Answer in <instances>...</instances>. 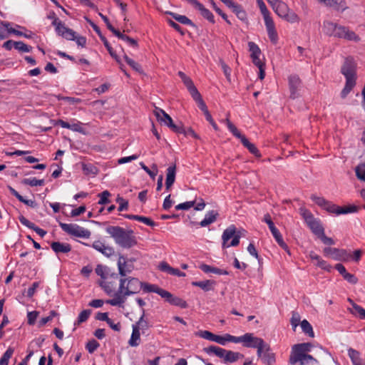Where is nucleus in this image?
I'll return each mask as SVG.
<instances>
[{
	"label": "nucleus",
	"instance_id": "nucleus-27",
	"mask_svg": "<svg viewBox=\"0 0 365 365\" xmlns=\"http://www.w3.org/2000/svg\"><path fill=\"white\" fill-rule=\"evenodd\" d=\"M241 143L245 148H247L249 150V151L252 154H253L254 155H255L256 157H258V158L261 157L259 150L257 149V148L253 143H251L246 137L242 138Z\"/></svg>",
	"mask_w": 365,
	"mask_h": 365
},
{
	"label": "nucleus",
	"instance_id": "nucleus-53",
	"mask_svg": "<svg viewBox=\"0 0 365 365\" xmlns=\"http://www.w3.org/2000/svg\"><path fill=\"white\" fill-rule=\"evenodd\" d=\"M110 195V193L108 190H104L101 193L98 195L100 197V200L98 201V204L105 205L110 202L108 197Z\"/></svg>",
	"mask_w": 365,
	"mask_h": 365
},
{
	"label": "nucleus",
	"instance_id": "nucleus-12",
	"mask_svg": "<svg viewBox=\"0 0 365 365\" xmlns=\"http://www.w3.org/2000/svg\"><path fill=\"white\" fill-rule=\"evenodd\" d=\"M162 298H164L166 302L170 303L172 305H175L179 307L180 308H187V304L182 299L173 296L170 292L164 289V292L162 294Z\"/></svg>",
	"mask_w": 365,
	"mask_h": 365
},
{
	"label": "nucleus",
	"instance_id": "nucleus-17",
	"mask_svg": "<svg viewBox=\"0 0 365 365\" xmlns=\"http://www.w3.org/2000/svg\"><path fill=\"white\" fill-rule=\"evenodd\" d=\"M92 247L106 257H110L114 254L113 248L106 245L103 242L100 240L95 241L93 243Z\"/></svg>",
	"mask_w": 365,
	"mask_h": 365
},
{
	"label": "nucleus",
	"instance_id": "nucleus-11",
	"mask_svg": "<svg viewBox=\"0 0 365 365\" xmlns=\"http://www.w3.org/2000/svg\"><path fill=\"white\" fill-rule=\"evenodd\" d=\"M51 24L54 26L55 31L58 35L61 36L67 40L73 39L75 37L76 32L66 27L60 19H55Z\"/></svg>",
	"mask_w": 365,
	"mask_h": 365
},
{
	"label": "nucleus",
	"instance_id": "nucleus-6",
	"mask_svg": "<svg viewBox=\"0 0 365 365\" xmlns=\"http://www.w3.org/2000/svg\"><path fill=\"white\" fill-rule=\"evenodd\" d=\"M205 352L207 354H215L220 359H223V362L234 363L239 359H242L244 355L240 352H235L230 350H227L217 346H210L204 349Z\"/></svg>",
	"mask_w": 365,
	"mask_h": 365
},
{
	"label": "nucleus",
	"instance_id": "nucleus-43",
	"mask_svg": "<svg viewBox=\"0 0 365 365\" xmlns=\"http://www.w3.org/2000/svg\"><path fill=\"white\" fill-rule=\"evenodd\" d=\"M15 49L18 50L20 52L28 53L30 52L32 49V47L28 46L22 41H16L15 43Z\"/></svg>",
	"mask_w": 365,
	"mask_h": 365
},
{
	"label": "nucleus",
	"instance_id": "nucleus-19",
	"mask_svg": "<svg viewBox=\"0 0 365 365\" xmlns=\"http://www.w3.org/2000/svg\"><path fill=\"white\" fill-rule=\"evenodd\" d=\"M236 228L234 225H231L225 229L222 233V247L223 249H226L229 247L228 241L235 235Z\"/></svg>",
	"mask_w": 365,
	"mask_h": 365
},
{
	"label": "nucleus",
	"instance_id": "nucleus-14",
	"mask_svg": "<svg viewBox=\"0 0 365 365\" xmlns=\"http://www.w3.org/2000/svg\"><path fill=\"white\" fill-rule=\"evenodd\" d=\"M117 264L120 278H124V277H127L128 274L131 273L133 270V266L128 264V262L124 256L120 255Z\"/></svg>",
	"mask_w": 365,
	"mask_h": 365
},
{
	"label": "nucleus",
	"instance_id": "nucleus-55",
	"mask_svg": "<svg viewBox=\"0 0 365 365\" xmlns=\"http://www.w3.org/2000/svg\"><path fill=\"white\" fill-rule=\"evenodd\" d=\"M194 205H195L194 201H187L185 202L178 204V205L175 206V209L177 210H189L190 208L194 206Z\"/></svg>",
	"mask_w": 365,
	"mask_h": 365
},
{
	"label": "nucleus",
	"instance_id": "nucleus-54",
	"mask_svg": "<svg viewBox=\"0 0 365 365\" xmlns=\"http://www.w3.org/2000/svg\"><path fill=\"white\" fill-rule=\"evenodd\" d=\"M145 310L143 309V314L139 319L138 322H137V326L139 327V329H141L142 330H146L148 329V323L147 321L144 320V316H145Z\"/></svg>",
	"mask_w": 365,
	"mask_h": 365
},
{
	"label": "nucleus",
	"instance_id": "nucleus-36",
	"mask_svg": "<svg viewBox=\"0 0 365 365\" xmlns=\"http://www.w3.org/2000/svg\"><path fill=\"white\" fill-rule=\"evenodd\" d=\"M176 175L175 165L169 166L167 168L166 180L165 182L174 183Z\"/></svg>",
	"mask_w": 365,
	"mask_h": 365
},
{
	"label": "nucleus",
	"instance_id": "nucleus-39",
	"mask_svg": "<svg viewBox=\"0 0 365 365\" xmlns=\"http://www.w3.org/2000/svg\"><path fill=\"white\" fill-rule=\"evenodd\" d=\"M323 208L330 213H334L337 215H340V213L339 212V210H340L341 207L337 206L336 205L333 204L332 202H331L329 201H327L326 205H324V207Z\"/></svg>",
	"mask_w": 365,
	"mask_h": 365
},
{
	"label": "nucleus",
	"instance_id": "nucleus-41",
	"mask_svg": "<svg viewBox=\"0 0 365 365\" xmlns=\"http://www.w3.org/2000/svg\"><path fill=\"white\" fill-rule=\"evenodd\" d=\"M248 46H249V51L251 53V55H250L251 58L260 56L261 51H260L259 46L255 43L250 41L248 43Z\"/></svg>",
	"mask_w": 365,
	"mask_h": 365
},
{
	"label": "nucleus",
	"instance_id": "nucleus-34",
	"mask_svg": "<svg viewBox=\"0 0 365 365\" xmlns=\"http://www.w3.org/2000/svg\"><path fill=\"white\" fill-rule=\"evenodd\" d=\"M100 286L108 295H110L114 291V283L112 282H109L105 279L100 282Z\"/></svg>",
	"mask_w": 365,
	"mask_h": 365
},
{
	"label": "nucleus",
	"instance_id": "nucleus-50",
	"mask_svg": "<svg viewBox=\"0 0 365 365\" xmlns=\"http://www.w3.org/2000/svg\"><path fill=\"white\" fill-rule=\"evenodd\" d=\"M300 315L297 312H292V318L290 320L291 324L292 326L293 330L295 331L297 327L300 323Z\"/></svg>",
	"mask_w": 365,
	"mask_h": 365
},
{
	"label": "nucleus",
	"instance_id": "nucleus-63",
	"mask_svg": "<svg viewBox=\"0 0 365 365\" xmlns=\"http://www.w3.org/2000/svg\"><path fill=\"white\" fill-rule=\"evenodd\" d=\"M38 315V312H29L27 314L28 324L30 325L34 324Z\"/></svg>",
	"mask_w": 365,
	"mask_h": 365
},
{
	"label": "nucleus",
	"instance_id": "nucleus-13",
	"mask_svg": "<svg viewBox=\"0 0 365 365\" xmlns=\"http://www.w3.org/2000/svg\"><path fill=\"white\" fill-rule=\"evenodd\" d=\"M324 253L327 256H330L336 260H344L348 257V254L344 250H339L337 248L325 247Z\"/></svg>",
	"mask_w": 365,
	"mask_h": 365
},
{
	"label": "nucleus",
	"instance_id": "nucleus-46",
	"mask_svg": "<svg viewBox=\"0 0 365 365\" xmlns=\"http://www.w3.org/2000/svg\"><path fill=\"white\" fill-rule=\"evenodd\" d=\"M286 21L290 22V23H295L299 21V16L297 15L295 12L293 11H290L289 9L285 14V16L283 18Z\"/></svg>",
	"mask_w": 365,
	"mask_h": 365
},
{
	"label": "nucleus",
	"instance_id": "nucleus-7",
	"mask_svg": "<svg viewBox=\"0 0 365 365\" xmlns=\"http://www.w3.org/2000/svg\"><path fill=\"white\" fill-rule=\"evenodd\" d=\"M154 114L157 118V120L161 123H164L168 128H170L173 132L176 133L182 134L184 132L185 127L180 123L176 125L173 123L171 117L161 108H155L154 110Z\"/></svg>",
	"mask_w": 365,
	"mask_h": 365
},
{
	"label": "nucleus",
	"instance_id": "nucleus-58",
	"mask_svg": "<svg viewBox=\"0 0 365 365\" xmlns=\"http://www.w3.org/2000/svg\"><path fill=\"white\" fill-rule=\"evenodd\" d=\"M227 3L228 4L227 5V6L231 9L232 12H234L236 15L237 14H238V12L243 9L241 5L236 4L232 1H228Z\"/></svg>",
	"mask_w": 365,
	"mask_h": 365
},
{
	"label": "nucleus",
	"instance_id": "nucleus-47",
	"mask_svg": "<svg viewBox=\"0 0 365 365\" xmlns=\"http://www.w3.org/2000/svg\"><path fill=\"white\" fill-rule=\"evenodd\" d=\"M262 16L264 20V24L267 30L274 29L275 25L272 18L270 16V13H267V14H264Z\"/></svg>",
	"mask_w": 365,
	"mask_h": 365
},
{
	"label": "nucleus",
	"instance_id": "nucleus-28",
	"mask_svg": "<svg viewBox=\"0 0 365 365\" xmlns=\"http://www.w3.org/2000/svg\"><path fill=\"white\" fill-rule=\"evenodd\" d=\"M307 225L311 229L312 232L317 237L320 236L322 234H323V232H324L323 227L316 219L312 222H310V223H309Z\"/></svg>",
	"mask_w": 365,
	"mask_h": 365
},
{
	"label": "nucleus",
	"instance_id": "nucleus-20",
	"mask_svg": "<svg viewBox=\"0 0 365 365\" xmlns=\"http://www.w3.org/2000/svg\"><path fill=\"white\" fill-rule=\"evenodd\" d=\"M19 220L22 225L29 227V229L34 230L41 237H43L46 235V231H44L43 229H41L38 227H37L34 223L30 222L24 216H23L21 215H19Z\"/></svg>",
	"mask_w": 365,
	"mask_h": 365
},
{
	"label": "nucleus",
	"instance_id": "nucleus-24",
	"mask_svg": "<svg viewBox=\"0 0 365 365\" xmlns=\"http://www.w3.org/2000/svg\"><path fill=\"white\" fill-rule=\"evenodd\" d=\"M272 8L274 10L275 13L282 19L284 18V16H285V14L289 9L288 6L281 1H278L277 3H275L272 6Z\"/></svg>",
	"mask_w": 365,
	"mask_h": 365
},
{
	"label": "nucleus",
	"instance_id": "nucleus-62",
	"mask_svg": "<svg viewBox=\"0 0 365 365\" xmlns=\"http://www.w3.org/2000/svg\"><path fill=\"white\" fill-rule=\"evenodd\" d=\"M106 267L101 264L97 265L96 268V273L103 279H106Z\"/></svg>",
	"mask_w": 365,
	"mask_h": 365
},
{
	"label": "nucleus",
	"instance_id": "nucleus-26",
	"mask_svg": "<svg viewBox=\"0 0 365 365\" xmlns=\"http://www.w3.org/2000/svg\"><path fill=\"white\" fill-rule=\"evenodd\" d=\"M140 334L139 327L137 325H133V331L130 339L128 341L129 345L131 346H137L139 345L140 339Z\"/></svg>",
	"mask_w": 365,
	"mask_h": 365
},
{
	"label": "nucleus",
	"instance_id": "nucleus-49",
	"mask_svg": "<svg viewBox=\"0 0 365 365\" xmlns=\"http://www.w3.org/2000/svg\"><path fill=\"white\" fill-rule=\"evenodd\" d=\"M359 207L356 205H348L344 207H341L340 210H339L340 215L341 214H348V213H352L356 212L359 210Z\"/></svg>",
	"mask_w": 365,
	"mask_h": 365
},
{
	"label": "nucleus",
	"instance_id": "nucleus-5",
	"mask_svg": "<svg viewBox=\"0 0 365 365\" xmlns=\"http://www.w3.org/2000/svg\"><path fill=\"white\" fill-rule=\"evenodd\" d=\"M322 29L323 32L329 36L345 38L349 41H359V36L354 31L329 21H324Z\"/></svg>",
	"mask_w": 365,
	"mask_h": 365
},
{
	"label": "nucleus",
	"instance_id": "nucleus-18",
	"mask_svg": "<svg viewBox=\"0 0 365 365\" xmlns=\"http://www.w3.org/2000/svg\"><path fill=\"white\" fill-rule=\"evenodd\" d=\"M51 247L56 255L68 253L71 250V246L68 243L60 242H51Z\"/></svg>",
	"mask_w": 365,
	"mask_h": 365
},
{
	"label": "nucleus",
	"instance_id": "nucleus-35",
	"mask_svg": "<svg viewBox=\"0 0 365 365\" xmlns=\"http://www.w3.org/2000/svg\"><path fill=\"white\" fill-rule=\"evenodd\" d=\"M348 300L351 304L352 307L354 310V312H352V314H358L361 319H365V309L362 307L354 303L351 299H349Z\"/></svg>",
	"mask_w": 365,
	"mask_h": 365
},
{
	"label": "nucleus",
	"instance_id": "nucleus-42",
	"mask_svg": "<svg viewBox=\"0 0 365 365\" xmlns=\"http://www.w3.org/2000/svg\"><path fill=\"white\" fill-rule=\"evenodd\" d=\"M356 175L358 179L365 181V164L361 163L356 167Z\"/></svg>",
	"mask_w": 365,
	"mask_h": 365
},
{
	"label": "nucleus",
	"instance_id": "nucleus-52",
	"mask_svg": "<svg viewBox=\"0 0 365 365\" xmlns=\"http://www.w3.org/2000/svg\"><path fill=\"white\" fill-rule=\"evenodd\" d=\"M1 24L6 29L7 31L10 34H15L18 36H22V31H19V30H16L15 29H13L11 27H10V23L9 22H6V21H1Z\"/></svg>",
	"mask_w": 365,
	"mask_h": 365
},
{
	"label": "nucleus",
	"instance_id": "nucleus-10",
	"mask_svg": "<svg viewBox=\"0 0 365 365\" xmlns=\"http://www.w3.org/2000/svg\"><path fill=\"white\" fill-rule=\"evenodd\" d=\"M199 336L207 340L215 341L220 345L225 346L227 342H233L234 336L225 334L223 336L216 335L209 331H201Z\"/></svg>",
	"mask_w": 365,
	"mask_h": 365
},
{
	"label": "nucleus",
	"instance_id": "nucleus-51",
	"mask_svg": "<svg viewBox=\"0 0 365 365\" xmlns=\"http://www.w3.org/2000/svg\"><path fill=\"white\" fill-rule=\"evenodd\" d=\"M100 346L99 343L95 340H90L86 346V349L89 353H93Z\"/></svg>",
	"mask_w": 365,
	"mask_h": 365
},
{
	"label": "nucleus",
	"instance_id": "nucleus-3",
	"mask_svg": "<svg viewBox=\"0 0 365 365\" xmlns=\"http://www.w3.org/2000/svg\"><path fill=\"white\" fill-rule=\"evenodd\" d=\"M106 231L123 248L129 249L137 245V240L132 230H125L119 226H108Z\"/></svg>",
	"mask_w": 365,
	"mask_h": 365
},
{
	"label": "nucleus",
	"instance_id": "nucleus-57",
	"mask_svg": "<svg viewBox=\"0 0 365 365\" xmlns=\"http://www.w3.org/2000/svg\"><path fill=\"white\" fill-rule=\"evenodd\" d=\"M247 251L253 257H255L259 262L262 260L261 257L259 256L258 252L252 243H250V245L247 247Z\"/></svg>",
	"mask_w": 365,
	"mask_h": 365
},
{
	"label": "nucleus",
	"instance_id": "nucleus-8",
	"mask_svg": "<svg viewBox=\"0 0 365 365\" xmlns=\"http://www.w3.org/2000/svg\"><path fill=\"white\" fill-rule=\"evenodd\" d=\"M233 343H242L245 347L257 348L259 345H262L264 341L262 338L255 336L252 333H246L240 336H235Z\"/></svg>",
	"mask_w": 365,
	"mask_h": 365
},
{
	"label": "nucleus",
	"instance_id": "nucleus-2",
	"mask_svg": "<svg viewBox=\"0 0 365 365\" xmlns=\"http://www.w3.org/2000/svg\"><path fill=\"white\" fill-rule=\"evenodd\" d=\"M311 343L294 344L292 347L289 362L291 365H317L318 361L308 354L311 351Z\"/></svg>",
	"mask_w": 365,
	"mask_h": 365
},
{
	"label": "nucleus",
	"instance_id": "nucleus-48",
	"mask_svg": "<svg viewBox=\"0 0 365 365\" xmlns=\"http://www.w3.org/2000/svg\"><path fill=\"white\" fill-rule=\"evenodd\" d=\"M91 312L90 309H85V310L82 311L79 314L77 322L75 323V324H80L86 322L88 319V317H89V316L91 314Z\"/></svg>",
	"mask_w": 365,
	"mask_h": 365
},
{
	"label": "nucleus",
	"instance_id": "nucleus-30",
	"mask_svg": "<svg viewBox=\"0 0 365 365\" xmlns=\"http://www.w3.org/2000/svg\"><path fill=\"white\" fill-rule=\"evenodd\" d=\"M223 122L225 123H226L227 126V128L229 129V130L233 134V135H235L236 138L240 139V140H242V138L243 137H245V135H242L239 130H237V128H236V126L228 119V118H226L223 120Z\"/></svg>",
	"mask_w": 365,
	"mask_h": 365
},
{
	"label": "nucleus",
	"instance_id": "nucleus-61",
	"mask_svg": "<svg viewBox=\"0 0 365 365\" xmlns=\"http://www.w3.org/2000/svg\"><path fill=\"white\" fill-rule=\"evenodd\" d=\"M138 221L141 222L148 226L150 227H155L156 225V223L152 220L150 218L138 215Z\"/></svg>",
	"mask_w": 365,
	"mask_h": 365
},
{
	"label": "nucleus",
	"instance_id": "nucleus-37",
	"mask_svg": "<svg viewBox=\"0 0 365 365\" xmlns=\"http://www.w3.org/2000/svg\"><path fill=\"white\" fill-rule=\"evenodd\" d=\"M324 4L328 6L333 7L336 10L344 9V4L343 0H327Z\"/></svg>",
	"mask_w": 365,
	"mask_h": 365
},
{
	"label": "nucleus",
	"instance_id": "nucleus-22",
	"mask_svg": "<svg viewBox=\"0 0 365 365\" xmlns=\"http://www.w3.org/2000/svg\"><path fill=\"white\" fill-rule=\"evenodd\" d=\"M218 212L215 210H211L208 212L205 218L199 223L201 227H207V225L213 223L216 221Z\"/></svg>",
	"mask_w": 365,
	"mask_h": 365
},
{
	"label": "nucleus",
	"instance_id": "nucleus-1",
	"mask_svg": "<svg viewBox=\"0 0 365 365\" xmlns=\"http://www.w3.org/2000/svg\"><path fill=\"white\" fill-rule=\"evenodd\" d=\"M140 291V281L135 277H124L120 278L119 287L114 294V298L108 299L106 303L111 306L123 307L128 296L139 293Z\"/></svg>",
	"mask_w": 365,
	"mask_h": 365
},
{
	"label": "nucleus",
	"instance_id": "nucleus-33",
	"mask_svg": "<svg viewBox=\"0 0 365 365\" xmlns=\"http://www.w3.org/2000/svg\"><path fill=\"white\" fill-rule=\"evenodd\" d=\"M14 352V349L9 346L0 359V365H8L10 358Z\"/></svg>",
	"mask_w": 365,
	"mask_h": 365
},
{
	"label": "nucleus",
	"instance_id": "nucleus-25",
	"mask_svg": "<svg viewBox=\"0 0 365 365\" xmlns=\"http://www.w3.org/2000/svg\"><path fill=\"white\" fill-rule=\"evenodd\" d=\"M215 284V282L212 280H204L192 282V286L200 287L205 292L212 290L214 289Z\"/></svg>",
	"mask_w": 365,
	"mask_h": 365
},
{
	"label": "nucleus",
	"instance_id": "nucleus-60",
	"mask_svg": "<svg viewBox=\"0 0 365 365\" xmlns=\"http://www.w3.org/2000/svg\"><path fill=\"white\" fill-rule=\"evenodd\" d=\"M267 34H268V36H269L270 41L272 43H276L278 40V35H277L276 29L274 28L272 29H269V30H267Z\"/></svg>",
	"mask_w": 365,
	"mask_h": 365
},
{
	"label": "nucleus",
	"instance_id": "nucleus-40",
	"mask_svg": "<svg viewBox=\"0 0 365 365\" xmlns=\"http://www.w3.org/2000/svg\"><path fill=\"white\" fill-rule=\"evenodd\" d=\"M101 40L103 41L105 47L107 48L108 51L109 52L110 55L115 58L118 62H119V59L118 56L116 55L115 52L110 45L109 42L106 39V38L103 36H101Z\"/></svg>",
	"mask_w": 365,
	"mask_h": 365
},
{
	"label": "nucleus",
	"instance_id": "nucleus-56",
	"mask_svg": "<svg viewBox=\"0 0 365 365\" xmlns=\"http://www.w3.org/2000/svg\"><path fill=\"white\" fill-rule=\"evenodd\" d=\"M257 349V354L259 358L262 359V356L265 351H269V344L265 341L263 342L262 345H259L256 348Z\"/></svg>",
	"mask_w": 365,
	"mask_h": 365
},
{
	"label": "nucleus",
	"instance_id": "nucleus-31",
	"mask_svg": "<svg viewBox=\"0 0 365 365\" xmlns=\"http://www.w3.org/2000/svg\"><path fill=\"white\" fill-rule=\"evenodd\" d=\"M348 355L350 357L354 365H356L363 361L360 358V353L352 348H349L348 349Z\"/></svg>",
	"mask_w": 365,
	"mask_h": 365
},
{
	"label": "nucleus",
	"instance_id": "nucleus-16",
	"mask_svg": "<svg viewBox=\"0 0 365 365\" xmlns=\"http://www.w3.org/2000/svg\"><path fill=\"white\" fill-rule=\"evenodd\" d=\"M269 228L270 230V232H272L274 238L275 239L277 244L284 250L286 251L289 255H290L289 249L287 246V245L284 242L283 240L282 236L279 231V230L275 227L274 224L272 225L269 226Z\"/></svg>",
	"mask_w": 365,
	"mask_h": 365
},
{
	"label": "nucleus",
	"instance_id": "nucleus-59",
	"mask_svg": "<svg viewBox=\"0 0 365 365\" xmlns=\"http://www.w3.org/2000/svg\"><path fill=\"white\" fill-rule=\"evenodd\" d=\"M311 199L319 206L322 207V208L326 205L327 200H325L324 197H318L315 195H312L311 196Z\"/></svg>",
	"mask_w": 365,
	"mask_h": 365
},
{
	"label": "nucleus",
	"instance_id": "nucleus-44",
	"mask_svg": "<svg viewBox=\"0 0 365 365\" xmlns=\"http://www.w3.org/2000/svg\"><path fill=\"white\" fill-rule=\"evenodd\" d=\"M124 58L126 61V63L135 71H136L138 73H142L143 71L141 69V66L139 63L133 61V59L130 58L127 55L124 56Z\"/></svg>",
	"mask_w": 365,
	"mask_h": 365
},
{
	"label": "nucleus",
	"instance_id": "nucleus-23",
	"mask_svg": "<svg viewBox=\"0 0 365 365\" xmlns=\"http://www.w3.org/2000/svg\"><path fill=\"white\" fill-rule=\"evenodd\" d=\"M200 269L205 273H214L219 275H227L229 274L227 270L221 269L205 264H201L200 266Z\"/></svg>",
	"mask_w": 365,
	"mask_h": 365
},
{
	"label": "nucleus",
	"instance_id": "nucleus-29",
	"mask_svg": "<svg viewBox=\"0 0 365 365\" xmlns=\"http://www.w3.org/2000/svg\"><path fill=\"white\" fill-rule=\"evenodd\" d=\"M263 363L266 365H273L275 362V355L271 351L270 346L269 345V351H265L262 359Z\"/></svg>",
	"mask_w": 365,
	"mask_h": 365
},
{
	"label": "nucleus",
	"instance_id": "nucleus-21",
	"mask_svg": "<svg viewBox=\"0 0 365 365\" xmlns=\"http://www.w3.org/2000/svg\"><path fill=\"white\" fill-rule=\"evenodd\" d=\"M143 289L144 292H154L162 297L164 289L160 288L155 284H152L146 282H140V289Z\"/></svg>",
	"mask_w": 365,
	"mask_h": 365
},
{
	"label": "nucleus",
	"instance_id": "nucleus-64",
	"mask_svg": "<svg viewBox=\"0 0 365 365\" xmlns=\"http://www.w3.org/2000/svg\"><path fill=\"white\" fill-rule=\"evenodd\" d=\"M188 91L195 101H197V100L202 98V96L199 93L198 90L197 89V88L195 87V86L190 88Z\"/></svg>",
	"mask_w": 365,
	"mask_h": 365
},
{
	"label": "nucleus",
	"instance_id": "nucleus-4",
	"mask_svg": "<svg viewBox=\"0 0 365 365\" xmlns=\"http://www.w3.org/2000/svg\"><path fill=\"white\" fill-rule=\"evenodd\" d=\"M341 73L345 77L346 82L340 96L342 98H345L356 84V63L353 58H346L341 67Z\"/></svg>",
	"mask_w": 365,
	"mask_h": 365
},
{
	"label": "nucleus",
	"instance_id": "nucleus-9",
	"mask_svg": "<svg viewBox=\"0 0 365 365\" xmlns=\"http://www.w3.org/2000/svg\"><path fill=\"white\" fill-rule=\"evenodd\" d=\"M61 228L67 234L77 237L89 238L91 232L76 224L60 223Z\"/></svg>",
	"mask_w": 365,
	"mask_h": 365
},
{
	"label": "nucleus",
	"instance_id": "nucleus-32",
	"mask_svg": "<svg viewBox=\"0 0 365 365\" xmlns=\"http://www.w3.org/2000/svg\"><path fill=\"white\" fill-rule=\"evenodd\" d=\"M300 324L304 334H307L310 337L314 336V333L312 327L307 320L304 319L303 321L301 322Z\"/></svg>",
	"mask_w": 365,
	"mask_h": 365
},
{
	"label": "nucleus",
	"instance_id": "nucleus-45",
	"mask_svg": "<svg viewBox=\"0 0 365 365\" xmlns=\"http://www.w3.org/2000/svg\"><path fill=\"white\" fill-rule=\"evenodd\" d=\"M83 171L86 175H96L98 169L92 164H83Z\"/></svg>",
	"mask_w": 365,
	"mask_h": 365
},
{
	"label": "nucleus",
	"instance_id": "nucleus-15",
	"mask_svg": "<svg viewBox=\"0 0 365 365\" xmlns=\"http://www.w3.org/2000/svg\"><path fill=\"white\" fill-rule=\"evenodd\" d=\"M301 86V80L297 75H292L289 77V86L290 90V97L295 98L297 97V91Z\"/></svg>",
	"mask_w": 365,
	"mask_h": 365
},
{
	"label": "nucleus",
	"instance_id": "nucleus-38",
	"mask_svg": "<svg viewBox=\"0 0 365 365\" xmlns=\"http://www.w3.org/2000/svg\"><path fill=\"white\" fill-rule=\"evenodd\" d=\"M22 182L31 187L41 186L44 185V180H38L36 178H25L23 180Z\"/></svg>",
	"mask_w": 365,
	"mask_h": 365
}]
</instances>
